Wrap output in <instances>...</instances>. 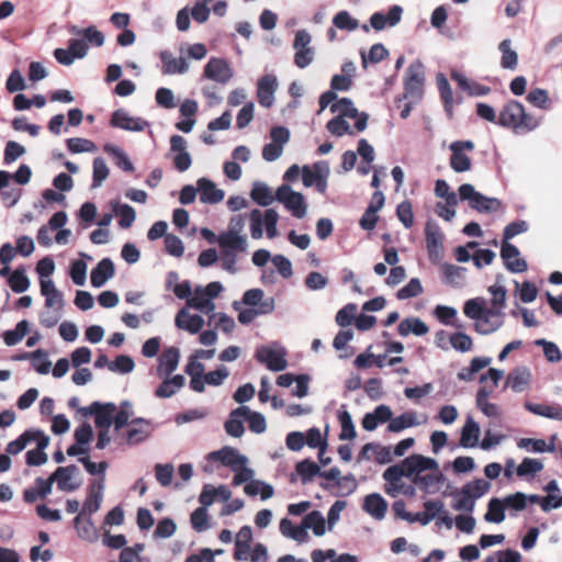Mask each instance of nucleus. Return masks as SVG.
Here are the masks:
<instances>
[{
    "label": "nucleus",
    "mask_w": 562,
    "mask_h": 562,
    "mask_svg": "<svg viewBox=\"0 0 562 562\" xmlns=\"http://www.w3.org/2000/svg\"><path fill=\"white\" fill-rule=\"evenodd\" d=\"M542 116L527 112L524 104L517 100H508L498 112V125L516 135H526L537 130Z\"/></svg>",
    "instance_id": "nucleus-1"
},
{
    "label": "nucleus",
    "mask_w": 562,
    "mask_h": 562,
    "mask_svg": "<svg viewBox=\"0 0 562 562\" xmlns=\"http://www.w3.org/2000/svg\"><path fill=\"white\" fill-rule=\"evenodd\" d=\"M491 484L483 479H475L468 482L460 491L452 493L454 502L452 508L459 512L472 513L475 507V501L482 497L490 490Z\"/></svg>",
    "instance_id": "nucleus-2"
},
{
    "label": "nucleus",
    "mask_w": 562,
    "mask_h": 562,
    "mask_svg": "<svg viewBox=\"0 0 562 562\" xmlns=\"http://www.w3.org/2000/svg\"><path fill=\"white\" fill-rule=\"evenodd\" d=\"M459 196L462 201H469L470 207L481 213H496L504 207L501 200L481 194L470 183H463L459 187Z\"/></svg>",
    "instance_id": "nucleus-3"
},
{
    "label": "nucleus",
    "mask_w": 562,
    "mask_h": 562,
    "mask_svg": "<svg viewBox=\"0 0 562 562\" xmlns=\"http://www.w3.org/2000/svg\"><path fill=\"white\" fill-rule=\"evenodd\" d=\"M250 220V233L254 239H260L263 231L262 225L265 224L268 238H274L278 235L277 224L279 221V214L274 209L266 210L265 214L258 209H255L249 214Z\"/></svg>",
    "instance_id": "nucleus-4"
},
{
    "label": "nucleus",
    "mask_w": 562,
    "mask_h": 562,
    "mask_svg": "<svg viewBox=\"0 0 562 562\" xmlns=\"http://www.w3.org/2000/svg\"><path fill=\"white\" fill-rule=\"evenodd\" d=\"M425 72L424 65L420 60L413 61L404 78L405 98L420 100L424 92Z\"/></svg>",
    "instance_id": "nucleus-5"
},
{
    "label": "nucleus",
    "mask_w": 562,
    "mask_h": 562,
    "mask_svg": "<svg viewBox=\"0 0 562 562\" xmlns=\"http://www.w3.org/2000/svg\"><path fill=\"white\" fill-rule=\"evenodd\" d=\"M449 149L451 150L450 167L456 172L469 171L472 167V161L465 151H472L474 143L472 140H457L450 144Z\"/></svg>",
    "instance_id": "nucleus-6"
},
{
    "label": "nucleus",
    "mask_w": 562,
    "mask_h": 562,
    "mask_svg": "<svg viewBox=\"0 0 562 562\" xmlns=\"http://www.w3.org/2000/svg\"><path fill=\"white\" fill-rule=\"evenodd\" d=\"M149 425L143 418H135L128 425L126 430L114 437L120 445H137L143 442L149 436Z\"/></svg>",
    "instance_id": "nucleus-7"
},
{
    "label": "nucleus",
    "mask_w": 562,
    "mask_h": 562,
    "mask_svg": "<svg viewBox=\"0 0 562 562\" xmlns=\"http://www.w3.org/2000/svg\"><path fill=\"white\" fill-rule=\"evenodd\" d=\"M255 358L270 371L279 372L288 367L286 351L283 348L276 350L268 346H261L256 350Z\"/></svg>",
    "instance_id": "nucleus-8"
},
{
    "label": "nucleus",
    "mask_w": 562,
    "mask_h": 562,
    "mask_svg": "<svg viewBox=\"0 0 562 562\" xmlns=\"http://www.w3.org/2000/svg\"><path fill=\"white\" fill-rule=\"evenodd\" d=\"M330 112L338 113L337 116H341L344 119H357L355 123V130L357 132H362L367 127L368 114H359L358 110L353 105V102L349 98H341L333 103L330 105Z\"/></svg>",
    "instance_id": "nucleus-9"
},
{
    "label": "nucleus",
    "mask_w": 562,
    "mask_h": 562,
    "mask_svg": "<svg viewBox=\"0 0 562 562\" xmlns=\"http://www.w3.org/2000/svg\"><path fill=\"white\" fill-rule=\"evenodd\" d=\"M312 41L311 35L305 30L295 33L293 48L295 49L294 64L299 68L307 67L314 59V50L308 45Z\"/></svg>",
    "instance_id": "nucleus-10"
},
{
    "label": "nucleus",
    "mask_w": 562,
    "mask_h": 562,
    "mask_svg": "<svg viewBox=\"0 0 562 562\" xmlns=\"http://www.w3.org/2000/svg\"><path fill=\"white\" fill-rule=\"evenodd\" d=\"M132 413V405L127 401L122 402L119 409L115 404L108 402V429L113 425L114 437L121 435L122 428L130 424Z\"/></svg>",
    "instance_id": "nucleus-11"
},
{
    "label": "nucleus",
    "mask_w": 562,
    "mask_h": 562,
    "mask_svg": "<svg viewBox=\"0 0 562 562\" xmlns=\"http://www.w3.org/2000/svg\"><path fill=\"white\" fill-rule=\"evenodd\" d=\"M78 414L82 418L94 416L95 425L100 428L98 432L97 448L103 449L105 447V404L101 402H93L89 406L79 407Z\"/></svg>",
    "instance_id": "nucleus-12"
},
{
    "label": "nucleus",
    "mask_w": 562,
    "mask_h": 562,
    "mask_svg": "<svg viewBox=\"0 0 562 562\" xmlns=\"http://www.w3.org/2000/svg\"><path fill=\"white\" fill-rule=\"evenodd\" d=\"M397 467L401 468L404 476L409 477L413 474L418 475L426 470H437L438 463L431 458L422 454H412L398 463Z\"/></svg>",
    "instance_id": "nucleus-13"
},
{
    "label": "nucleus",
    "mask_w": 562,
    "mask_h": 562,
    "mask_svg": "<svg viewBox=\"0 0 562 562\" xmlns=\"http://www.w3.org/2000/svg\"><path fill=\"white\" fill-rule=\"evenodd\" d=\"M32 441L36 442V448L29 450L25 454V462L29 467H40L47 462L48 457L45 449L49 445V437L41 429H36Z\"/></svg>",
    "instance_id": "nucleus-14"
},
{
    "label": "nucleus",
    "mask_w": 562,
    "mask_h": 562,
    "mask_svg": "<svg viewBox=\"0 0 562 562\" xmlns=\"http://www.w3.org/2000/svg\"><path fill=\"white\" fill-rule=\"evenodd\" d=\"M170 151L175 153L173 167L179 172L188 170L192 164L191 155L187 151V140L180 135L170 137Z\"/></svg>",
    "instance_id": "nucleus-15"
},
{
    "label": "nucleus",
    "mask_w": 562,
    "mask_h": 562,
    "mask_svg": "<svg viewBox=\"0 0 562 562\" xmlns=\"http://www.w3.org/2000/svg\"><path fill=\"white\" fill-rule=\"evenodd\" d=\"M207 460L215 462L218 461L223 465L228 467L231 470H236L237 465L247 464V457L240 454L237 449L225 446L220 450L212 451L207 454Z\"/></svg>",
    "instance_id": "nucleus-16"
},
{
    "label": "nucleus",
    "mask_w": 562,
    "mask_h": 562,
    "mask_svg": "<svg viewBox=\"0 0 562 562\" xmlns=\"http://www.w3.org/2000/svg\"><path fill=\"white\" fill-rule=\"evenodd\" d=\"M519 249L509 241H503L501 248V257L507 270L514 273H521L528 269L525 259L519 257Z\"/></svg>",
    "instance_id": "nucleus-17"
},
{
    "label": "nucleus",
    "mask_w": 562,
    "mask_h": 562,
    "mask_svg": "<svg viewBox=\"0 0 562 562\" xmlns=\"http://www.w3.org/2000/svg\"><path fill=\"white\" fill-rule=\"evenodd\" d=\"M103 501V481L94 479L88 487V495L79 515L91 516L97 513Z\"/></svg>",
    "instance_id": "nucleus-18"
},
{
    "label": "nucleus",
    "mask_w": 562,
    "mask_h": 562,
    "mask_svg": "<svg viewBox=\"0 0 562 562\" xmlns=\"http://www.w3.org/2000/svg\"><path fill=\"white\" fill-rule=\"evenodd\" d=\"M204 76L220 83H227L233 77L228 63L222 58H211L204 67Z\"/></svg>",
    "instance_id": "nucleus-19"
},
{
    "label": "nucleus",
    "mask_w": 562,
    "mask_h": 562,
    "mask_svg": "<svg viewBox=\"0 0 562 562\" xmlns=\"http://www.w3.org/2000/svg\"><path fill=\"white\" fill-rule=\"evenodd\" d=\"M504 323V314L498 308H487L474 324V329L481 335L496 331Z\"/></svg>",
    "instance_id": "nucleus-20"
},
{
    "label": "nucleus",
    "mask_w": 562,
    "mask_h": 562,
    "mask_svg": "<svg viewBox=\"0 0 562 562\" xmlns=\"http://www.w3.org/2000/svg\"><path fill=\"white\" fill-rule=\"evenodd\" d=\"M74 522L77 535L80 539L92 543L98 541L101 537L103 544H105V532L102 535L99 532V529L91 520V516L78 514Z\"/></svg>",
    "instance_id": "nucleus-21"
},
{
    "label": "nucleus",
    "mask_w": 562,
    "mask_h": 562,
    "mask_svg": "<svg viewBox=\"0 0 562 562\" xmlns=\"http://www.w3.org/2000/svg\"><path fill=\"white\" fill-rule=\"evenodd\" d=\"M78 468L76 465L58 467L55 472L47 477L50 485L57 484L58 490L64 492H71L78 487V484L74 482V476Z\"/></svg>",
    "instance_id": "nucleus-22"
},
{
    "label": "nucleus",
    "mask_w": 562,
    "mask_h": 562,
    "mask_svg": "<svg viewBox=\"0 0 562 562\" xmlns=\"http://www.w3.org/2000/svg\"><path fill=\"white\" fill-rule=\"evenodd\" d=\"M111 125L125 131L142 132L148 126V122L140 117H133L121 109L113 112Z\"/></svg>",
    "instance_id": "nucleus-23"
},
{
    "label": "nucleus",
    "mask_w": 562,
    "mask_h": 562,
    "mask_svg": "<svg viewBox=\"0 0 562 562\" xmlns=\"http://www.w3.org/2000/svg\"><path fill=\"white\" fill-rule=\"evenodd\" d=\"M180 351L176 347L166 348L158 358L157 374L159 378L169 376L178 367Z\"/></svg>",
    "instance_id": "nucleus-24"
},
{
    "label": "nucleus",
    "mask_w": 562,
    "mask_h": 562,
    "mask_svg": "<svg viewBox=\"0 0 562 562\" xmlns=\"http://www.w3.org/2000/svg\"><path fill=\"white\" fill-rule=\"evenodd\" d=\"M277 88V79L274 76L266 75L258 81L257 98L260 105L270 108L274 101V90Z\"/></svg>",
    "instance_id": "nucleus-25"
},
{
    "label": "nucleus",
    "mask_w": 562,
    "mask_h": 562,
    "mask_svg": "<svg viewBox=\"0 0 562 562\" xmlns=\"http://www.w3.org/2000/svg\"><path fill=\"white\" fill-rule=\"evenodd\" d=\"M402 12L400 5L391 7L386 15L375 12L370 18V24L375 31H382L386 25L394 26L401 21Z\"/></svg>",
    "instance_id": "nucleus-26"
},
{
    "label": "nucleus",
    "mask_w": 562,
    "mask_h": 562,
    "mask_svg": "<svg viewBox=\"0 0 562 562\" xmlns=\"http://www.w3.org/2000/svg\"><path fill=\"white\" fill-rule=\"evenodd\" d=\"M202 203L216 204L224 199V191L217 189L215 183L206 178H200L196 182Z\"/></svg>",
    "instance_id": "nucleus-27"
},
{
    "label": "nucleus",
    "mask_w": 562,
    "mask_h": 562,
    "mask_svg": "<svg viewBox=\"0 0 562 562\" xmlns=\"http://www.w3.org/2000/svg\"><path fill=\"white\" fill-rule=\"evenodd\" d=\"M248 414L249 408L247 406H239L233 409L229 414V418L224 424V428L227 435L235 438L241 437L245 431L241 418H244Z\"/></svg>",
    "instance_id": "nucleus-28"
},
{
    "label": "nucleus",
    "mask_w": 562,
    "mask_h": 562,
    "mask_svg": "<svg viewBox=\"0 0 562 562\" xmlns=\"http://www.w3.org/2000/svg\"><path fill=\"white\" fill-rule=\"evenodd\" d=\"M52 493V485L48 479L37 477L33 486L23 491V501L33 504L38 499L46 498Z\"/></svg>",
    "instance_id": "nucleus-29"
},
{
    "label": "nucleus",
    "mask_w": 562,
    "mask_h": 562,
    "mask_svg": "<svg viewBox=\"0 0 562 562\" xmlns=\"http://www.w3.org/2000/svg\"><path fill=\"white\" fill-rule=\"evenodd\" d=\"M217 243L222 250L245 251L247 239L240 236L236 231L223 232L217 237Z\"/></svg>",
    "instance_id": "nucleus-30"
},
{
    "label": "nucleus",
    "mask_w": 562,
    "mask_h": 562,
    "mask_svg": "<svg viewBox=\"0 0 562 562\" xmlns=\"http://www.w3.org/2000/svg\"><path fill=\"white\" fill-rule=\"evenodd\" d=\"M176 326L190 334H198L204 326V319L200 315H190L184 308L180 310L176 316Z\"/></svg>",
    "instance_id": "nucleus-31"
},
{
    "label": "nucleus",
    "mask_w": 562,
    "mask_h": 562,
    "mask_svg": "<svg viewBox=\"0 0 562 562\" xmlns=\"http://www.w3.org/2000/svg\"><path fill=\"white\" fill-rule=\"evenodd\" d=\"M480 437V426L472 418L468 417L462 429L459 445L463 448H472L475 447L479 442Z\"/></svg>",
    "instance_id": "nucleus-32"
},
{
    "label": "nucleus",
    "mask_w": 562,
    "mask_h": 562,
    "mask_svg": "<svg viewBox=\"0 0 562 562\" xmlns=\"http://www.w3.org/2000/svg\"><path fill=\"white\" fill-rule=\"evenodd\" d=\"M111 207L113 214L119 218L117 224L121 228L127 229L133 225L136 218V212L134 207L128 204H122L115 201L111 202Z\"/></svg>",
    "instance_id": "nucleus-33"
},
{
    "label": "nucleus",
    "mask_w": 562,
    "mask_h": 562,
    "mask_svg": "<svg viewBox=\"0 0 562 562\" xmlns=\"http://www.w3.org/2000/svg\"><path fill=\"white\" fill-rule=\"evenodd\" d=\"M363 509L375 519H382L385 516L387 504L380 494L372 493L366 496Z\"/></svg>",
    "instance_id": "nucleus-34"
},
{
    "label": "nucleus",
    "mask_w": 562,
    "mask_h": 562,
    "mask_svg": "<svg viewBox=\"0 0 562 562\" xmlns=\"http://www.w3.org/2000/svg\"><path fill=\"white\" fill-rule=\"evenodd\" d=\"M493 387L486 385L479 389L476 393V406L487 417H497L499 415L498 406L488 402Z\"/></svg>",
    "instance_id": "nucleus-35"
},
{
    "label": "nucleus",
    "mask_w": 562,
    "mask_h": 562,
    "mask_svg": "<svg viewBox=\"0 0 562 562\" xmlns=\"http://www.w3.org/2000/svg\"><path fill=\"white\" fill-rule=\"evenodd\" d=\"M160 59L162 63V72L165 75L183 74L188 70V64L186 59L182 57L176 58L170 52H161Z\"/></svg>",
    "instance_id": "nucleus-36"
},
{
    "label": "nucleus",
    "mask_w": 562,
    "mask_h": 562,
    "mask_svg": "<svg viewBox=\"0 0 562 562\" xmlns=\"http://www.w3.org/2000/svg\"><path fill=\"white\" fill-rule=\"evenodd\" d=\"M29 358L32 360V366L36 372L41 374H47L49 372L52 363L48 360L47 353L45 351H43L42 349H37L36 351L31 353L19 355L14 359L24 360Z\"/></svg>",
    "instance_id": "nucleus-37"
},
{
    "label": "nucleus",
    "mask_w": 562,
    "mask_h": 562,
    "mask_svg": "<svg viewBox=\"0 0 562 562\" xmlns=\"http://www.w3.org/2000/svg\"><path fill=\"white\" fill-rule=\"evenodd\" d=\"M305 436V445L310 448H318V459L322 464L327 465L330 462V459L323 460V453L327 448L326 439H323L321 430L316 427L310 428Z\"/></svg>",
    "instance_id": "nucleus-38"
},
{
    "label": "nucleus",
    "mask_w": 562,
    "mask_h": 562,
    "mask_svg": "<svg viewBox=\"0 0 562 562\" xmlns=\"http://www.w3.org/2000/svg\"><path fill=\"white\" fill-rule=\"evenodd\" d=\"M530 371L527 368H516L507 376V385L515 392L524 391L530 382Z\"/></svg>",
    "instance_id": "nucleus-39"
},
{
    "label": "nucleus",
    "mask_w": 562,
    "mask_h": 562,
    "mask_svg": "<svg viewBox=\"0 0 562 562\" xmlns=\"http://www.w3.org/2000/svg\"><path fill=\"white\" fill-rule=\"evenodd\" d=\"M420 422L417 420L415 412H405L402 415L394 417L387 425L390 432H400L406 428L418 426Z\"/></svg>",
    "instance_id": "nucleus-40"
},
{
    "label": "nucleus",
    "mask_w": 562,
    "mask_h": 562,
    "mask_svg": "<svg viewBox=\"0 0 562 562\" xmlns=\"http://www.w3.org/2000/svg\"><path fill=\"white\" fill-rule=\"evenodd\" d=\"M280 531H281V533L284 537L294 539V540H296L299 542L306 541V539L308 537L307 531H306L303 522L301 524V526H294L292 524V521L290 519H288V518L281 519V521H280Z\"/></svg>",
    "instance_id": "nucleus-41"
},
{
    "label": "nucleus",
    "mask_w": 562,
    "mask_h": 562,
    "mask_svg": "<svg viewBox=\"0 0 562 562\" xmlns=\"http://www.w3.org/2000/svg\"><path fill=\"white\" fill-rule=\"evenodd\" d=\"M250 198L261 206H268L274 201L271 189L263 182H255L250 191Z\"/></svg>",
    "instance_id": "nucleus-42"
},
{
    "label": "nucleus",
    "mask_w": 562,
    "mask_h": 562,
    "mask_svg": "<svg viewBox=\"0 0 562 562\" xmlns=\"http://www.w3.org/2000/svg\"><path fill=\"white\" fill-rule=\"evenodd\" d=\"M397 331L401 336H407L411 333L416 336H423L428 333V327L419 318L412 317L403 319L397 327Z\"/></svg>",
    "instance_id": "nucleus-43"
},
{
    "label": "nucleus",
    "mask_w": 562,
    "mask_h": 562,
    "mask_svg": "<svg viewBox=\"0 0 562 562\" xmlns=\"http://www.w3.org/2000/svg\"><path fill=\"white\" fill-rule=\"evenodd\" d=\"M512 42L510 40L506 38L503 40L499 45L498 49L502 53L501 57V66L505 69H516L518 65V55L517 53L512 49Z\"/></svg>",
    "instance_id": "nucleus-44"
},
{
    "label": "nucleus",
    "mask_w": 562,
    "mask_h": 562,
    "mask_svg": "<svg viewBox=\"0 0 562 562\" xmlns=\"http://www.w3.org/2000/svg\"><path fill=\"white\" fill-rule=\"evenodd\" d=\"M425 233L427 249L431 258L434 255H438L439 249L442 247V235L438 226L430 223H427Z\"/></svg>",
    "instance_id": "nucleus-45"
},
{
    "label": "nucleus",
    "mask_w": 562,
    "mask_h": 562,
    "mask_svg": "<svg viewBox=\"0 0 562 562\" xmlns=\"http://www.w3.org/2000/svg\"><path fill=\"white\" fill-rule=\"evenodd\" d=\"M525 407L539 416L562 420V406L526 403Z\"/></svg>",
    "instance_id": "nucleus-46"
},
{
    "label": "nucleus",
    "mask_w": 562,
    "mask_h": 562,
    "mask_svg": "<svg viewBox=\"0 0 562 562\" xmlns=\"http://www.w3.org/2000/svg\"><path fill=\"white\" fill-rule=\"evenodd\" d=\"M305 529H312L315 536H323L326 531L325 518L318 510H313L303 518Z\"/></svg>",
    "instance_id": "nucleus-47"
},
{
    "label": "nucleus",
    "mask_w": 562,
    "mask_h": 562,
    "mask_svg": "<svg viewBox=\"0 0 562 562\" xmlns=\"http://www.w3.org/2000/svg\"><path fill=\"white\" fill-rule=\"evenodd\" d=\"M108 154H110L112 156L113 164L119 169H121L124 172H128V173L134 172V170H135L134 165L131 161L127 154L123 149L108 145Z\"/></svg>",
    "instance_id": "nucleus-48"
},
{
    "label": "nucleus",
    "mask_w": 562,
    "mask_h": 562,
    "mask_svg": "<svg viewBox=\"0 0 562 562\" xmlns=\"http://www.w3.org/2000/svg\"><path fill=\"white\" fill-rule=\"evenodd\" d=\"M505 505L499 498H491L487 504V512L484 515V519L487 522L499 524L505 519Z\"/></svg>",
    "instance_id": "nucleus-49"
},
{
    "label": "nucleus",
    "mask_w": 562,
    "mask_h": 562,
    "mask_svg": "<svg viewBox=\"0 0 562 562\" xmlns=\"http://www.w3.org/2000/svg\"><path fill=\"white\" fill-rule=\"evenodd\" d=\"M8 284L14 293H23L30 288L24 268H16L8 278Z\"/></svg>",
    "instance_id": "nucleus-50"
},
{
    "label": "nucleus",
    "mask_w": 562,
    "mask_h": 562,
    "mask_svg": "<svg viewBox=\"0 0 562 562\" xmlns=\"http://www.w3.org/2000/svg\"><path fill=\"white\" fill-rule=\"evenodd\" d=\"M30 324L23 319L19 322L14 329L7 330L2 334L3 341L7 346H14L19 344L24 336L29 333Z\"/></svg>",
    "instance_id": "nucleus-51"
},
{
    "label": "nucleus",
    "mask_w": 562,
    "mask_h": 562,
    "mask_svg": "<svg viewBox=\"0 0 562 562\" xmlns=\"http://www.w3.org/2000/svg\"><path fill=\"white\" fill-rule=\"evenodd\" d=\"M389 56L387 49L383 44L376 43L371 46L368 54L361 52V61L362 67L366 69L368 67V63L378 64L384 60Z\"/></svg>",
    "instance_id": "nucleus-52"
},
{
    "label": "nucleus",
    "mask_w": 562,
    "mask_h": 562,
    "mask_svg": "<svg viewBox=\"0 0 562 562\" xmlns=\"http://www.w3.org/2000/svg\"><path fill=\"white\" fill-rule=\"evenodd\" d=\"M36 429H27L21 434L15 440L10 441L7 445L5 451L8 454H18L25 449L29 442H31L35 436Z\"/></svg>",
    "instance_id": "nucleus-53"
},
{
    "label": "nucleus",
    "mask_w": 562,
    "mask_h": 562,
    "mask_svg": "<svg viewBox=\"0 0 562 562\" xmlns=\"http://www.w3.org/2000/svg\"><path fill=\"white\" fill-rule=\"evenodd\" d=\"M135 362L127 355H119L113 361H108V370L116 373L126 374L134 370Z\"/></svg>",
    "instance_id": "nucleus-54"
},
{
    "label": "nucleus",
    "mask_w": 562,
    "mask_h": 562,
    "mask_svg": "<svg viewBox=\"0 0 562 562\" xmlns=\"http://www.w3.org/2000/svg\"><path fill=\"white\" fill-rule=\"evenodd\" d=\"M284 206L292 213V215L296 218H302L306 214V204L304 201V196L300 192H294L291 194Z\"/></svg>",
    "instance_id": "nucleus-55"
},
{
    "label": "nucleus",
    "mask_w": 562,
    "mask_h": 562,
    "mask_svg": "<svg viewBox=\"0 0 562 562\" xmlns=\"http://www.w3.org/2000/svg\"><path fill=\"white\" fill-rule=\"evenodd\" d=\"M295 470L301 476L303 483L312 481L315 475L321 473V468L314 461L308 459L300 461L296 464Z\"/></svg>",
    "instance_id": "nucleus-56"
},
{
    "label": "nucleus",
    "mask_w": 562,
    "mask_h": 562,
    "mask_svg": "<svg viewBox=\"0 0 562 562\" xmlns=\"http://www.w3.org/2000/svg\"><path fill=\"white\" fill-rule=\"evenodd\" d=\"M190 522H191L192 528L196 532H202V531L207 530L210 528L207 509L204 507L195 508L191 513Z\"/></svg>",
    "instance_id": "nucleus-57"
},
{
    "label": "nucleus",
    "mask_w": 562,
    "mask_h": 562,
    "mask_svg": "<svg viewBox=\"0 0 562 562\" xmlns=\"http://www.w3.org/2000/svg\"><path fill=\"white\" fill-rule=\"evenodd\" d=\"M437 86L445 108L447 110H451L453 103V93L450 83L443 74H439L437 76Z\"/></svg>",
    "instance_id": "nucleus-58"
},
{
    "label": "nucleus",
    "mask_w": 562,
    "mask_h": 562,
    "mask_svg": "<svg viewBox=\"0 0 562 562\" xmlns=\"http://www.w3.org/2000/svg\"><path fill=\"white\" fill-rule=\"evenodd\" d=\"M326 128L330 134L337 137H340L345 134H353V132L350 130L349 123L341 116H335L329 120L326 124Z\"/></svg>",
    "instance_id": "nucleus-59"
},
{
    "label": "nucleus",
    "mask_w": 562,
    "mask_h": 562,
    "mask_svg": "<svg viewBox=\"0 0 562 562\" xmlns=\"http://www.w3.org/2000/svg\"><path fill=\"white\" fill-rule=\"evenodd\" d=\"M66 145L67 149L72 154L94 151L97 149L93 142L80 137L68 138Z\"/></svg>",
    "instance_id": "nucleus-60"
},
{
    "label": "nucleus",
    "mask_w": 562,
    "mask_h": 562,
    "mask_svg": "<svg viewBox=\"0 0 562 562\" xmlns=\"http://www.w3.org/2000/svg\"><path fill=\"white\" fill-rule=\"evenodd\" d=\"M449 341L452 348L461 352H468L473 347L472 338L468 334L462 331L451 334Z\"/></svg>",
    "instance_id": "nucleus-61"
},
{
    "label": "nucleus",
    "mask_w": 562,
    "mask_h": 562,
    "mask_svg": "<svg viewBox=\"0 0 562 562\" xmlns=\"http://www.w3.org/2000/svg\"><path fill=\"white\" fill-rule=\"evenodd\" d=\"M333 24L339 30L355 31L358 29V20L353 19L348 11H339L333 19Z\"/></svg>",
    "instance_id": "nucleus-62"
},
{
    "label": "nucleus",
    "mask_w": 562,
    "mask_h": 562,
    "mask_svg": "<svg viewBox=\"0 0 562 562\" xmlns=\"http://www.w3.org/2000/svg\"><path fill=\"white\" fill-rule=\"evenodd\" d=\"M424 291L423 289V285L419 281V279L417 278H413L409 280V282L403 286L402 289H400L397 291V299L398 300H407V299H411V297H416L418 296L419 294H422Z\"/></svg>",
    "instance_id": "nucleus-63"
},
{
    "label": "nucleus",
    "mask_w": 562,
    "mask_h": 562,
    "mask_svg": "<svg viewBox=\"0 0 562 562\" xmlns=\"http://www.w3.org/2000/svg\"><path fill=\"white\" fill-rule=\"evenodd\" d=\"M145 546L143 543H136L134 547L124 548L119 557V562H143L140 553Z\"/></svg>",
    "instance_id": "nucleus-64"
}]
</instances>
